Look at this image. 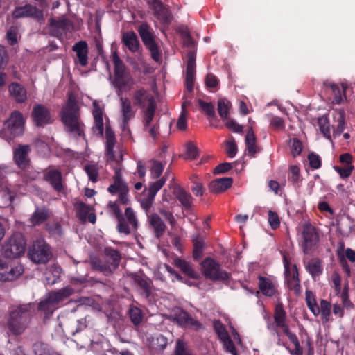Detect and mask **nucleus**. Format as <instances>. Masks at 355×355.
Listing matches in <instances>:
<instances>
[{
    "instance_id": "obj_1",
    "label": "nucleus",
    "mask_w": 355,
    "mask_h": 355,
    "mask_svg": "<svg viewBox=\"0 0 355 355\" xmlns=\"http://www.w3.org/2000/svg\"><path fill=\"white\" fill-rule=\"evenodd\" d=\"M35 311L33 303L20 304L10 311L7 320L9 331L15 335L22 334L28 327Z\"/></svg>"
},
{
    "instance_id": "obj_2",
    "label": "nucleus",
    "mask_w": 355,
    "mask_h": 355,
    "mask_svg": "<svg viewBox=\"0 0 355 355\" xmlns=\"http://www.w3.org/2000/svg\"><path fill=\"white\" fill-rule=\"evenodd\" d=\"M62 121L66 130L73 137L83 135L84 125L80 120V111L77 102L71 96L62 111Z\"/></svg>"
},
{
    "instance_id": "obj_3",
    "label": "nucleus",
    "mask_w": 355,
    "mask_h": 355,
    "mask_svg": "<svg viewBox=\"0 0 355 355\" xmlns=\"http://www.w3.org/2000/svg\"><path fill=\"white\" fill-rule=\"evenodd\" d=\"M73 293L70 286H66L56 291L47 293L39 302L38 310L44 314V319L49 318L58 307L60 302L64 301Z\"/></svg>"
},
{
    "instance_id": "obj_4",
    "label": "nucleus",
    "mask_w": 355,
    "mask_h": 355,
    "mask_svg": "<svg viewBox=\"0 0 355 355\" xmlns=\"http://www.w3.org/2000/svg\"><path fill=\"white\" fill-rule=\"evenodd\" d=\"M24 120L23 115L18 111H14L9 119L3 123L0 132L1 137L7 141L12 140L15 137L24 132Z\"/></svg>"
},
{
    "instance_id": "obj_5",
    "label": "nucleus",
    "mask_w": 355,
    "mask_h": 355,
    "mask_svg": "<svg viewBox=\"0 0 355 355\" xmlns=\"http://www.w3.org/2000/svg\"><path fill=\"white\" fill-rule=\"evenodd\" d=\"M52 256L50 246L43 239L34 241L28 250V258L35 263H46Z\"/></svg>"
},
{
    "instance_id": "obj_6",
    "label": "nucleus",
    "mask_w": 355,
    "mask_h": 355,
    "mask_svg": "<svg viewBox=\"0 0 355 355\" xmlns=\"http://www.w3.org/2000/svg\"><path fill=\"white\" fill-rule=\"evenodd\" d=\"M26 242L21 233H15L5 243L2 248V254L9 259H14L24 254Z\"/></svg>"
},
{
    "instance_id": "obj_7",
    "label": "nucleus",
    "mask_w": 355,
    "mask_h": 355,
    "mask_svg": "<svg viewBox=\"0 0 355 355\" xmlns=\"http://www.w3.org/2000/svg\"><path fill=\"white\" fill-rule=\"evenodd\" d=\"M201 266L202 274L212 281H225L230 277V274L222 270L220 264L210 257L202 261Z\"/></svg>"
},
{
    "instance_id": "obj_8",
    "label": "nucleus",
    "mask_w": 355,
    "mask_h": 355,
    "mask_svg": "<svg viewBox=\"0 0 355 355\" xmlns=\"http://www.w3.org/2000/svg\"><path fill=\"white\" fill-rule=\"evenodd\" d=\"M155 110L156 103L152 102L148 103L144 111L142 121L144 131L148 133L153 139L157 138L159 128L158 121L155 118Z\"/></svg>"
},
{
    "instance_id": "obj_9",
    "label": "nucleus",
    "mask_w": 355,
    "mask_h": 355,
    "mask_svg": "<svg viewBox=\"0 0 355 355\" xmlns=\"http://www.w3.org/2000/svg\"><path fill=\"white\" fill-rule=\"evenodd\" d=\"M139 34L142 40V42L150 51L152 58L158 62L160 58V54L158 47L154 40V34L150 27L146 23H143L138 27Z\"/></svg>"
},
{
    "instance_id": "obj_10",
    "label": "nucleus",
    "mask_w": 355,
    "mask_h": 355,
    "mask_svg": "<svg viewBox=\"0 0 355 355\" xmlns=\"http://www.w3.org/2000/svg\"><path fill=\"white\" fill-rule=\"evenodd\" d=\"M149 8L153 10L155 17L162 23L168 25L172 19L173 15L168 8L160 0H144Z\"/></svg>"
},
{
    "instance_id": "obj_11",
    "label": "nucleus",
    "mask_w": 355,
    "mask_h": 355,
    "mask_svg": "<svg viewBox=\"0 0 355 355\" xmlns=\"http://www.w3.org/2000/svg\"><path fill=\"white\" fill-rule=\"evenodd\" d=\"M32 116L37 126L44 127L52 123L49 110L42 104H37L33 107Z\"/></svg>"
},
{
    "instance_id": "obj_12",
    "label": "nucleus",
    "mask_w": 355,
    "mask_h": 355,
    "mask_svg": "<svg viewBox=\"0 0 355 355\" xmlns=\"http://www.w3.org/2000/svg\"><path fill=\"white\" fill-rule=\"evenodd\" d=\"M302 236L304 239L302 247L304 253L309 252L318 241V235L314 227L311 225H306L303 227Z\"/></svg>"
},
{
    "instance_id": "obj_13",
    "label": "nucleus",
    "mask_w": 355,
    "mask_h": 355,
    "mask_svg": "<svg viewBox=\"0 0 355 355\" xmlns=\"http://www.w3.org/2000/svg\"><path fill=\"white\" fill-rule=\"evenodd\" d=\"M187 57L185 85L187 91L191 92L193 89L196 74V53L189 51L187 53Z\"/></svg>"
},
{
    "instance_id": "obj_14",
    "label": "nucleus",
    "mask_w": 355,
    "mask_h": 355,
    "mask_svg": "<svg viewBox=\"0 0 355 355\" xmlns=\"http://www.w3.org/2000/svg\"><path fill=\"white\" fill-rule=\"evenodd\" d=\"M71 26L70 21L64 18L50 19L49 31L51 35L60 38Z\"/></svg>"
},
{
    "instance_id": "obj_15",
    "label": "nucleus",
    "mask_w": 355,
    "mask_h": 355,
    "mask_svg": "<svg viewBox=\"0 0 355 355\" xmlns=\"http://www.w3.org/2000/svg\"><path fill=\"white\" fill-rule=\"evenodd\" d=\"M31 152L29 145H19L13 151V159L15 164L21 168H26L30 162L28 154Z\"/></svg>"
},
{
    "instance_id": "obj_16",
    "label": "nucleus",
    "mask_w": 355,
    "mask_h": 355,
    "mask_svg": "<svg viewBox=\"0 0 355 355\" xmlns=\"http://www.w3.org/2000/svg\"><path fill=\"white\" fill-rule=\"evenodd\" d=\"M12 16L17 19L31 17L40 20L43 19V12L32 5L26 4L24 6L16 8L12 12Z\"/></svg>"
},
{
    "instance_id": "obj_17",
    "label": "nucleus",
    "mask_w": 355,
    "mask_h": 355,
    "mask_svg": "<svg viewBox=\"0 0 355 355\" xmlns=\"http://www.w3.org/2000/svg\"><path fill=\"white\" fill-rule=\"evenodd\" d=\"M172 317L181 326L194 327L200 326L197 320L180 308H176L173 310Z\"/></svg>"
},
{
    "instance_id": "obj_18",
    "label": "nucleus",
    "mask_w": 355,
    "mask_h": 355,
    "mask_svg": "<svg viewBox=\"0 0 355 355\" xmlns=\"http://www.w3.org/2000/svg\"><path fill=\"white\" fill-rule=\"evenodd\" d=\"M44 180L58 192L64 189L62 173L58 169L49 168L44 174Z\"/></svg>"
},
{
    "instance_id": "obj_19",
    "label": "nucleus",
    "mask_w": 355,
    "mask_h": 355,
    "mask_svg": "<svg viewBox=\"0 0 355 355\" xmlns=\"http://www.w3.org/2000/svg\"><path fill=\"white\" fill-rule=\"evenodd\" d=\"M58 326L63 333H68L74 335L79 329L76 327L78 320L74 315H70L69 317L65 315H61L58 317Z\"/></svg>"
},
{
    "instance_id": "obj_20",
    "label": "nucleus",
    "mask_w": 355,
    "mask_h": 355,
    "mask_svg": "<svg viewBox=\"0 0 355 355\" xmlns=\"http://www.w3.org/2000/svg\"><path fill=\"white\" fill-rule=\"evenodd\" d=\"M93 116L94 125L92 128L93 132L98 136L102 137L103 134V111L97 101H93Z\"/></svg>"
},
{
    "instance_id": "obj_21",
    "label": "nucleus",
    "mask_w": 355,
    "mask_h": 355,
    "mask_svg": "<svg viewBox=\"0 0 355 355\" xmlns=\"http://www.w3.org/2000/svg\"><path fill=\"white\" fill-rule=\"evenodd\" d=\"M132 278L135 284L141 290V295L148 298L152 293L153 282L146 277L133 274Z\"/></svg>"
},
{
    "instance_id": "obj_22",
    "label": "nucleus",
    "mask_w": 355,
    "mask_h": 355,
    "mask_svg": "<svg viewBox=\"0 0 355 355\" xmlns=\"http://www.w3.org/2000/svg\"><path fill=\"white\" fill-rule=\"evenodd\" d=\"M150 226L153 228L156 238H160L165 232L166 225L157 214L148 215Z\"/></svg>"
},
{
    "instance_id": "obj_23",
    "label": "nucleus",
    "mask_w": 355,
    "mask_h": 355,
    "mask_svg": "<svg viewBox=\"0 0 355 355\" xmlns=\"http://www.w3.org/2000/svg\"><path fill=\"white\" fill-rule=\"evenodd\" d=\"M111 211L116 216L118 220V230L120 232L124 233L125 234H129L130 233V229L125 219L123 218L121 211L116 203L110 202L108 205Z\"/></svg>"
},
{
    "instance_id": "obj_24",
    "label": "nucleus",
    "mask_w": 355,
    "mask_h": 355,
    "mask_svg": "<svg viewBox=\"0 0 355 355\" xmlns=\"http://www.w3.org/2000/svg\"><path fill=\"white\" fill-rule=\"evenodd\" d=\"M233 180L232 178H221L216 179L209 183V189L211 193H218L231 187Z\"/></svg>"
},
{
    "instance_id": "obj_25",
    "label": "nucleus",
    "mask_w": 355,
    "mask_h": 355,
    "mask_svg": "<svg viewBox=\"0 0 355 355\" xmlns=\"http://www.w3.org/2000/svg\"><path fill=\"white\" fill-rule=\"evenodd\" d=\"M113 84L119 91H128L132 87L134 80L130 73L119 75L114 77Z\"/></svg>"
},
{
    "instance_id": "obj_26",
    "label": "nucleus",
    "mask_w": 355,
    "mask_h": 355,
    "mask_svg": "<svg viewBox=\"0 0 355 355\" xmlns=\"http://www.w3.org/2000/svg\"><path fill=\"white\" fill-rule=\"evenodd\" d=\"M72 49L76 52V57L80 64L83 67L86 66L88 62V46L87 42L85 41H80L73 45Z\"/></svg>"
},
{
    "instance_id": "obj_27",
    "label": "nucleus",
    "mask_w": 355,
    "mask_h": 355,
    "mask_svg": "<svg viewBox=\"0 0 355 355\" xmlns=\"http://www.w3.org/2000/svg\"><path fill=\"white\" fill-rule=\"evenodd\" d=\"M134 105H139L141 107L146 106L145 101H148V103H155L154 98L144 88L137 89L132 96Z\"/></svg>"
},
{
    "instance_id": "obj_28",
    "label": "nucleus",
    "mask_w": 355,
    "mask_h": 355,
    "mask_svg": "<svg viewBox=\"0 0 355 355\" xmlns=\"http://www.w3.org/2000/svg\"><path fill=\"white\" fill-rule=\"evenodd\" d=\"M104 253L105 256V263L108 265L112 272L119 264L121 261L120 254L116 250L111 248H105Z\"/></svg>"
},
{
    "instance_id": "obj_29",
    "label": "nucleus",
    "mask_w": 355,
    "mask_h": 355,
    "mask_svg": "<svg viewBox=\"0 0 355 355\" xmlns=\"http://www.w3.org/2000/svg\"><path fill=\"white\" fill-rule=\"evenodd\" d=\"M8 91L10 96L17 102L24 103L27 98L26 89L17 83H12L9 85Z\"/></svg>"
},
{
    "instance_id": "obj_30",
    "label": "nucleus",
    "mask_w": 355,
    "mask_h": 355,
    "mask_svg": "<svg viewBox=\"0 0 355 355\" xmlns=\"http://www.w3.org/2000/svg\"><path fill=\"white\" fill-rule=\"evenodd\" d=\"M122 40L131 52L136 53L139 51L140 44L137 36L134 32L124 33Z\"/></svg>"
},
{
    "instance_id": "obj_31",
    "label": "nucleus",
    "mask_w": 355,
    "mask_h": 355,
    "mask_svg": "<svg viewBox=\"0 0 355 355\" xmlns=\"http://www.w3.org/2000/svg\"><path fill=\"white\" fill-rule=\"evenodd\" d=\"M168 343V338L166 336L158 334L151 338L150 347L153 351L160 352L166 349Z\"/></svg>"
},
{
    "instance_id": "obj_32",
    "label": "nucleus",
    "mask_w": 355,
    "mask_h": 355,
    "mask_svg": "<svg viewBox=\"0 0 355 355\" xmlns=\"http://www.w3.org/2000/svg\"><path fill=\"white\" fill-rule=\"evenodd\" d=\"M121 112L125 121H129L135 116V112L133 110L130 101L126 98L121 96L120 98Z\"/></svg>"
},
{
    "instance_id": "obj_33",
    "label": "nucleus",
    "mask_w": 355,
    "mask_h": 355,
    "mask_svg": "<svg viewBox=\"0 0 355 355\" xmlns=\"http://www.w3.org/2000/svg\"><path fill=\"white\" fill-rule=\"evenodd\" d=\"M50 216V212L45 207H37L35 212L30 218V222L33 225H40L46 221Z\"/></svg>"
},
{
    "instance_id": "obj_34",
    "label": "nucleus",
    "mask_w": 355,
    "mask_h": 355,
    "mask_svg": "<svg viewBox=\"0 0 355 355\" xmlns=\"http://www.w3.org/2000/svg\"><path fill=\"white\" fill-rule=\"evenodd\" d=\"M286 277L289 289L293 290L296 294L300 292V281L298 279V272L296 269H293L292 274H288V268L285 265Z\"/></svg>"
},
{
    "instance_id": "obj_35",
    "label": "nucleus",
    "mask_w": 355,
    "mask_h": 355,
    "mask_svg": "<svg viewBox=\"0 0 355 355\" xmlns=\"http://www.w3.org/2000/svg\"><path fill=\"white\" fill-rule=\"evenodd\" d=\"M106 155L110 160H114L113 148L115 144V137L114 132L110 127H106Z\"/></svg>"
},
{
    "instance_id": "obj_36",
    "label": "nucleus",
    "mask_w": 355,
    "mask_h": 355,
    "mask_svg": "<svg viewBox=\"0 0 355 355\" xmlns=\"http://www.w3.org/2000/svg\"><path fill=\"white\" fill-rule=\"evenodd\" d=\"M173 193L182 206L186 209L191 207L192 197L184 189L180 187H175Z\"/></svg>"
},
{
    "instance_id": "obj_37",
    "label": "nucleus",
    "mask_w": 355,
    "mask_h": 355,
    "mask_svg": "<svg viewBox=\"0 0 355 355\" xmlns=\"http://www.w3.org/2000/svg\"><path fill=\"white\" fill-rule=\"evenodd\" d=\"M23 268L21 266H17L11 268L9 271L0 272V280L1 282H10L16 279L22 274Z\"/></svg>"
},
{
    "instance_id": "obj_38",
    "label": "nucleus",
    "mask_w": 355,
    "mask_h": 355,
    "mask_svg": "<svg viewBox=\"0 0 355 355\" xmlns=\"http://www.w3.org/2000/svg\"><path fill=\"white\" fill-rule=\"evenodd\" d=\"M175 265L178 267L184 274L192 279H198V273L192 268L191 265L184 260L175 259L174 260Z\"/></svg>"
},
{
    "instance_id": "obj_39",
    "label": "nucleus",
    "mask_w": 355,
    "mask_h": 355,
    "mask_svg": "<svg viewBox=\"0 0 355 355\" xmlns=\"http://www.w3.org/2000/svg\"><path fill=\"white\" fill-rule=\"evenodd\" d=\"M232 107L231 103L225 98L218 99L217 103V110L219 116L223 120H227L230 110Z\"/></svg>"
},
{
    "instance_id": "obj_40",
    "label": "nucleus",
    "mask_w": 355,
    "mask_h": 355,
    "mask_svg": "<svg viewBox=\"0 0 355 355\" xmlns=\"http://www.w3.org/2000/svg\"><path fill=\"white\" fill-rule=\"evenodd\" d=\"M245 144L248 153L252 155H254L259 151L256 144V137L252 128L249 129L245 136Z\"/></svg>"
},
{
    "instance_id": "obj_41",
    "label": "nucleus",
    "mask_w": 355,
    "mask_h": 355,
    "mask_svg": "<svg viewBox=\"0 0 355 355\" xmlns=\"http://www.w3.org/2000/svg\"><path fill=\"white\" fill-rule=\"evenodd\" d=\"M193 244V256L195 259H200L203 249H204V240L199 234H195L192 237Z\"/></svg>"
},
{
    "instance_id": "obj_42",
    "label": "nucleus",
    "mask_w": 355,
    "mask_h": 355,
    "mask_svg": "<svg viewBox=\"0 0 355 355\" xmlns=\"http://www.w3.org/2000/svg\"><path fill=\"white\" fill-rule=\"evenodd\" d=\"M112 61L114 63V76L119 75H124L127 73H130L129 71L126 68L125 65L123 62V61L120 59L119 55L116 52H114L112 55Z\"/></svg>"
},
{
    "instance_id": "obj_43",
    "label": "nucleus",
    "mask_w": 355,
    "mask_h": 355,
    "mask_svg": "<svg viewBox=\"0 0 355 355\" xmlns=\"http://www.w3.org/2000/svg\"><path fill=\"white\" fill-rule=\"evenodd\" d=\"M306 269L313 277L319 276L322 272L321 261L317 258L309 260L306 265Z\"/></svg>"
},
{
    "instance_id": "obj_44",
    "label": "nucleus",
    "mask_w": 355,
    "mask_h": 355,
    "mask_svg": "<svg viewBox=\"0 0 355 355\" xmlns=\"http://www.w3.org/2000/svg\"><path fill=\"white\" fill-rule=\"evenodd\" d=\"M198 105L202 110L206 114L211 121V125H213L211 121L216 119V115L215 112V107L212 103L205 102L202 99L198 100Z\"/></svg>"
},
{
    "instance_id": "obj_45",
    "label": "nucleus",
    "mask_w": 355,
    "mask_h": 355,
    "mask_svg": "<svg viewBox=\"0 0 355 355\" xmlns=\"http://www.w3.org/2000/svg\"><path fill=\"white\" fill-rule=\"evenodd\" d=\"M173 355H192V352L187 343L179 338L175 342Z\"/></svg>"
},
{
    "instance_id": "obj_46",
    "label": "nucleus",
    "mask_w": 355,
    "mask_h": 355,
    "mask_svg": "<svg viewBox=\"0 0 355 355\" xmlns=\"http://www.w3.org/2000/svg\"><path fill=\"white\" fill-rule=\"evenodd\" d=\"M306 302L307 306L314 315H318L320 313V308L317 304L315 298L313 293L310 291H306Z\"/></svg>"
},
{
    "instance_id": "obj_47",
    "label": "nucleus",
    "mask_w": 355,
    "mask_h": 355,
    "mask_svg": "<svg viewBox=\"0 0 355 355\" xmlns=\"http://www.w3.org/2000/svg\"><path fill=\"white\" fill-rule=\"evenodd\" d=\"M125 216L126 220L128 223V225L129 226L130 230H136L138 227V220L135 211L132 208L128 207L125 209Z\"/></svg>"
},
{
    "instance_id": "obj_48",
    "label": "nucleus",
    "mask_w": 355,
    "mask_h": 355,
    "mask_svg": "<svg viewBox=\"0 0 355 355\" xmlns=\"http://www.w3.org/2000/svg\"><path fill=\"white\" fill-rule=\"evenodd\" d=\"M155 197V196H152L150 193L144 191L143 196L139 200L141 206L144 209L147 216L148 215V211L154 202Z\"/></svg>"
},
{
    "instance_id": "obj_49",
    "label": "nucleus",
    "mask_w": 355,
    "mask_h": 355,
    "mask_svg": "<svg viewBox=\"0 0 355 355\" xmlns=\"http://www.w3.org/2000/svg\"><path fill=\"white\" fill-rule=\"evenodd\" d=\"M259 288L263 294L268 296H272L275 293V288L272 283L264 278H260Z\"/></svg>"
},
{
    "instance_id": "obj_50",
    "label": "nucleus",
    "mask_w": 355,
    "mask_h": 355,
    "mask_svg": "<svg viewBox=\"0 0 355 355\" xmlns=\"http://www.w3.org/2000/svg\"><path fill=\"white\" fill-rule=\"evenodd\" d=\"M128 313L130 319L132 324L135 326L139 325L143 320V315L141 309L136 306H132L130 308Z\"/></svg>"
},
{
    "instance_id": "obj_51",
    "label": "nucleus",
    "mask_w": 355,
    "mask_h": 355,
    "mask_svg": "<svg viewBox=\"0 0 355 355\" xmlns=\"http://www.w3.org/2000/svg\"><path fill=\"white\" fill-rule=\"evenodd\" d=\"M33 350L35 355H51L53 353H56L49 345L42 343H35Z\"/></svg>"
},
{
    "instance_id": "obj_52",
    "label": "nucleus",
    "mask_w": 355,
    "mask_h": 355,
    "mask_svg": "<svg viewBox=\"0 0 355 355\" xmlns=\"http://www.w3.org/2000/svg\"><path fill=\"white\" fill-rule=\"evenodd\" d=\"M76 209L79 219L83 222L86 221L87 216L90 211L89 207L85 203L80 202L76 204Z\"/></svg>"
},
{
    "instance_id": "obj_53",
    "label": "nucleus",
    "mask_w": 355,
    "mask_h": 355,
    "mask_svg": "<svg viewBox=\"0 0 355 355\" xmlns=\"http://www.w3.org/2000/svg\"><path fill=\"white\" fill-rule=\"evenodd\" d=\"M168 175V173L166 172L165 175L159 179V180L151 183L149 185V187L147 190H145L146 192L150 193L152 196H155L157 191L163 187L165 184L166 178Z\"/></svg>"
},
{
    "instance_id": "obj_54",
    "label": "nucleus",
    "mask_w": 355,
    "mask_h": 355,
    "mask_svg": "<svg viewBox=\"0 0 355 355\" xmlns=\"http://www.w3.org/2000/svg\"><path fill=\"white\" fill-rule=\"evenodd\" d=\"M318 124L320 130L323 134V135L325 137L330 139L331 135L328 119L325 116L318 118Z\"/></svg>"
},
{
    "instance_id": "obj_55",
    "label": "nucleus",
    "mask_w": 355,
    "mask_h": 355,
    "mask_svg": "<svg viewBox=\"0 0 355 355\" xmlns=\"http://www.w3.org/2000/svg\"><path fill=\"white\" fill-rule=\"evenodd\" d=\"M319 308L322 320L324 322L329 321L331 314V304L325 300H322Z\"/></svg>"
},
{
    "instance_id": "obj_56",
    "label": "nucleus",
    "mask_w": 355,
    "mask_h": 355,
    "mask_svg": "<svg viewBox=\"0 0 355 355\" xmlns=\"http://www.w3.org/2000/svg\"><path fill=\"white\" fill-rule=\"evenodd\" d=\"M275 322L277 327L284 326L285 323L286 312L282 308V305L276 306L275 312Z\"/></svg>"
},
{
    "instance_id": "obj_57",
    "label": "nucleus",
    "mask_w": 355,
    "mask_h": 355,
    "mask_svg": "<svg viewBox=\"0 0 355 355\" xmlns=\"http://www.w3.org/2000/svg\"><path fill=\"white\" fill-rule=\"evenodd\" d=\"M214 327L221 340L227 339V338L230 337L224 325L219 320L214 322Z\"/></svg>"
},
{
    "instance_id": "obj_58",
    "label": "nucleus",
    "mask_w": 355,
    "mask_h": 355,
    "mask_svg": "<svg viewBox=\"0 0 355 355\" xmlns=\"http://www.w3.org/2000/svg\"><path fill=\"white\" fill-rule=\"evenodd\" d=\"M164 166L158 161H153V165L150 168V173L153 178H157L163 172Z\"/></svg>"
},
{
    "instance_id": "obj_59",
    "label": "nucleus",
    "mask_w": 355,
    "mask_h": 355,
    "mask_svg": "<svg viewBox=\"0 0 355 355\" xmlns=\"http://www.w3.org/2000/svg\"><path fill=\"white\" fill-rule=\"evenodd\" d=\"M198 155V148L192 143L188 142L187 144V152L185 159H193Z\"/></svg>"
},
{
    "instance_id": "obj_60",
    "label": "nucleus",
    "mask_w": 355,
    "mask_h": 355,
    "mask_svg": "<svg viewBox=\"0 0 355 355\" xmlns=\"http://www.w3.org/2000/svg\"><path fill=\"white\" fill-rule=\"evenodd\" d=\"M85 170L89 177V179L93 182H95L98 180V168L94 164H89L85 166Z\"/></svg>"
},
{
    "instance_id": "obj_61",
    "label": "nucleus",
    "mask_w": 355,
    "mask_h": 355,
    "mask_svg": "<svg viewBox=\"0 0 355 355\" xmlns=\"http://www.w3.org/2000/svg\"><path fill=\"white\" fill-rule=\"evenodd\" d=\"M91 264L94 269L103 272L105 275L112 272L107 264L103 263L100 261L92 260Z\"/></svg>"
},
{
    "instance_id": "obj_62",
    "label": "nucleus",
    "mask_w": 355,
    "mask_h": 355,
    "mask_svg": "<svg viewBox=\"0 0 355 355\" xmlns=\"http://www.w3.org/2000/svg\"><path fill=\"white\" fill-rule=\"evenodd\" d=\"M9 61V57L5 46L0 45V71L3 70Z\"/></svg>"
},
{
    "instance_id": "obj_63",
    "label": "nucleus",
    "mask_w": 355,
    "mask_h": 355,
    "mask_svg": "<svg viewBox=\"0 0 355 355\" xmlns=\"http://www.w3.org/2000/svg\"><path fill=\"white\" fill-rule=\"evenodd\" d=\"M291 153L294 157L299 155L302 149V142L297 138L291 140Z\"/></svg>"
},
{
    "instance_id": "obj_64",
    "label": "nucleus",
    "mask_w": 355,
    "mask_h": 355,
    "mask_svg": "<svg viewBox=\"0 0 355 355\" xmlns=\"http://www.w3.org/2000/svg\"><path fill=\"white\" fill-rule=\"evenodd\" d=\"M268 222L272 229L279 227L280 221L277 214L270 210L268 211Z\"/></svg>"
}]
</instances>
